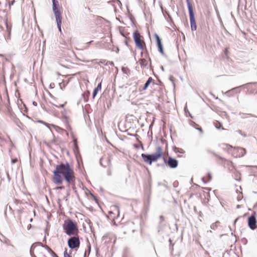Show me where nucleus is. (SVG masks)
Wrapping results in <instances>:
<instances>
[{
  "mask_svg": "<svg viewBox=\"0 0 257 257\" xmlns=\"http://www.w3.org/2000/svg\"><path fill=\"white\" fill-rule=\"evenodd\" d=\"M95 89L98 91L100 90L101 89V83H100L98 84L97 86L95 88Z\"/></svg>",
  "mask_w": 257,
  "mask_h": 257,
  "instance_id": "nucleus-25",
  "label": "nucleus"
},
{
  "mask_svg": "<svg viewBox=\"0 0 257 257\" xmlns=\"http://www.w3.org/2000/svg\"><path fill=\"white\" fill-rule=\"evenodd\" d=\"M219 223L220 222L219 221L216 222L215 223H213L211 225V228L212 229H215V228L217 227V225L219 224Z\"/></svg>",
  "mask_w": 257,
  "mask_h": 257,
  "instance_id": "nucleus-23",
  "label": "nucleus"
},
{
  "mask_svg": "<svg viewBox=\"0 0 257 257\" xmlns=\"http://www.w3.org/2000/svg\"><path fill=\"white\" fill-rule=\"evenodd\" d=\"M233 174H234V178L236 180L238 181L241 180V175L239 171H238L236 169H234V170L233 171Z\"/></svg>",
  "mask_w": 257,
  "mask_h": 257,
  "instance_id": "nucleus-17",
  "label": "nucleus"
},
{
  "mask_svg": "<svg viewBox=\"0 0 257 257\" xmlns=\"http://www.w3.org/2000/svg\"><path fill=\"white\" fill-rule=\"evenodd\" d=\"M73 236L68 240V245L71 249L77 250L80 246V240L78 234Z\"/></svg>",
  "mask_w": 257,
  "mask_h": 257,
  "instance_id": "nucleus-8",
  "label": "nucleus"
},
{
  "mask_svg": "<svg viewBox=\"0 0 257 257\" xmlns=\"http://www.w3.org/2000/svg\"><path fill=\"white\" fill-rule=\"evenodd\" d=\"M63 106H64V104H62L60 105L61 107H63Z\"/></svg>",
  "mask_w": 257,
  "mask_h": 257,
  "instance_id": "nucleus-33",
  "label": "nucleus"
},
{
  "mask_svg": "<svg viewBox=\"0 0 257 257\" xmlns=\"http://www.w3.org/2000/svg\"><path fill=\"white\" fill-rule=\"evenodd\" d=\"M133 37L137 48L142 51L147 50L146 42L144 38L142 36L138 31H135L133 34Z\"/></svg>",
  "mask_w": 257,
  "mask_h": 257,
  "instance_id": "nucleus-5",
  "label": "nucleus"
},
{
  "mask_svg": "<svg viewBox=\"0 0 257 257\" xmlns=\"http://www.w3.org/2000/svg\"><path fill=\"white\" fill-rule=\"evenodd\" d=\"M14 202L17 204H19L20 202V201L18 199H15Z\"/></svg>",
  "mask_w": 257,
  "mask_h": 257,
  "instance_id": "nucleus-26",
  "label": "nucleus"
},
{
  "mask_svg": "<svg viewBox=\"0 0 257 257\" xmlns=\"http://www.w3.org/2000/svg\"><path fill=\"white\" fill-rule=\"evenodd\" d=\"M187 6L189 10L191 30L192 31H195L197 29V25L195 22L192 4L189 2H188Z\"/></svg>",
  "mask_w": 257,
  "mask_h": 257,
  "instance_id": "nucleus-9",
  "label": "nucleus"
},
{
  "mask_svg": "<svg viewBox=\"0 0 257 257\" xmlns=\"http://www.w3.org/2000/svg\"><path fill=\"white\" fill-rule=\"evenodd\" d=\"M108 213L110 217L114 219L119 216V210L116 206H112L110 207V210L108 211Z\"/></svg>",
  "mask_w": 257,
  "mask_h": 257,
  "instance_id": "nucleus-13",
  "label": "nucleus"
},
{
  "mask_svg": "<svg viewBox=\"0 0 257 257\" xmlns=\"http://www.w3.org/2000/svg\"><path fill=\"white\" fill-rule=\"evenodd\" d=\"M249 167H253V168H257V166H249Z\"/></svg>",
  "mask_w": 257,
  "mask_h": 257,
  "instance_id": "nucleus-30",
  "label": "nucleus"
},
{
  "mask_svg": "<svg viewBox=\"0 0 257 257\" xmlns=\"http://www.w3.org/2000/svg\"><path fill=\"white\" fill-rule=\"evenodd\" d=\"M155 37L156 39L157 44V46H158V50H159V52L162 54H164V50H163V45L161 43V39H160L159 36L157 34H156L155 35Z\"/></svg>",
  "mask_w": 257,
  "mask_h": 257,
  "instance_id": "nucleus-14",
  "label": "nucleus"
},
{
  "mask_svg": "<svg viewBox=\"0 0 257 257\" xmlns=\"http://www.w3.org/2000/svg\"><path fill=\"white\" fill-rule=\"evenodd\" d=\"M222 149L226 151H227L228 153L231 154L233 147L228 144H223L222 145Z\"/></svg>",
  "mask_w": 257,
  "mask_h": 257,
  "instance_id": "nucleus-15",
  "label": "nucleus"
},
{
  "mask_svg": "<svg viewBox=\"0 0 257 257\" xmlns=\"http://www.w3.org/2000/svg\"><path fill=\"white\" fill-rule=\"evenodd\" d=\"M53 2V11L54 13L56 20L58 28L60 31H61V25L62 24V16L61 12L58 9V7L59 6V3L56 0H52Z\"/></svg>",
  "mask_w": 257,
  "mask_h": 257,
  "instance_id": "nucleus-6",
  "label": "nucleus"
},
{
  "mask_svg": "<svg viewBox=\"0 0 257 257\" xmlns=\"http://www.w3.org/2000/svg\"><path fill=\"white\" fill-rule=\"evenodd\" d=\"M151 83H153V84H155V80L152 77H149L148 80L145 83V84L143 88V90H145L147 89Z\"/></svg>",
  "mask_w": 257,
  "mask_h": 257,
  "instance_id": "nucleus-18",
  "label": "nucleus"
},
{
  "mask_svg": "<svg viewBox=\"0 0 257 257\" xmlns=\"http://www.w3.org/2000/svg\"><path fill=\"white\" fill-rule=\"evenodd\" d=\"M248 225L252 230H254L256 228V220L255 216L254 215H252L248 218Z\"/></svg>",
  "mask_w": 257,
  "mask_h": 257,
  "instance_id": "nucleus-12",
  "label": "nucleus"
},
{
  "mask_svg": "<svg viewBox=\"0 0 257 257\" xmlns=\"http://www.w3.org/2000/svg\"><path fill=\"white\" fill-rule=\"evenodd\" d=\"M246 154V150L241 147H233L231 155L235 158L243 157Z\"/></svg>",
  "mask_w": 257,
  "mask_h": 257,
  "instance_id": "nucleus-10",
  "label": "nucleus"
},
{
  "mask_svg": "<svg viewBox=\"0 0 257 257\" xmlns=\"http://www.w3.org/2000/svg\"><path fill=\"white\" fill-rule=\"evenodd\" d=\"M7 138H8V142L10 144V147L12 149L14 147V144L13 143V142L12 141L10 137L8 136Z\"/></svg>",
  "mask_w": 257,
  "mask_h": 257,
  "instance_id": "nucleus-22",
  "label": "nucleus"
},
{
  "mask_svg": "<svg viewBox=\"0 0 257 257\" xmlns=\"http://www.w3.org/2000/svg\"><path fill=\"white\" fill-rule=\"evenodd\" d=\"M139 62L142 68L147 67L151 64V60L148 50L141 52V58Z\"/></svg>",
  "mask_w": 257,
  "mask_h": 257,
  "instance_id": "nucleus-7",
  "label": "nucleus"
},
{
  "mask_svg": "<svg viewBox=\"0 0 257 257\" xmlns=\"http://www.w3.org/2000/svg\"><path fill=\"white\" fill-rule=\"evenodd\" d=\"M63 180L66 181L69 186L74 185L75 182L76 178L73 166L68 162L57 165L53 171L52 181L54 183L61 185Z\"/></svg>",
  "mask_w": 257,
  "mask_h": 257,
  "instance_id": "nucleus-1",
  "label": "nucleus"
},
{
  "mask_svg": "<svg viewBox=\"0 0 257 257\" xmlns=\"http://www.w3.org/2000/svg\"><path fill=\"white\" fill-rule=\"evenodd\" d=\"M71 252H68L67 249H65L64 252V257H72L70 255Z\"/></svg>",
  "mask_w": 257,
  "mask_h": 257,
  "instance_id": "nucleus-21",
  "label": "nucleus"
},
{
  "mask_svg": "<svg viewBox=\"0 0 257 257\" xmlns=\"http://www.w3.org/2000/svg\"><path fill=\"white\" fill-rule=\"evenodd\" d=\"M163 151L161 147L158 146L156 148V152L155 153L152 155H146L145 154H142L144 161L150 165H151L153 162H156L160 158L163 156Z\"/></svg>",
  "mask_w": 257,
  "mask_h": 257,
  "instance_id": "nucleus-4",
  "label": "nucleus"
},
{
  "mask_svg": "<svg viewBox=\"0 0 257 257\" xmlns=\"http://www.w3.org/2000/svg\"><path fill=\"white\" fill-rule=\"evenodd\" d=\"M163 160L165 163L167 164L171 168H176L178 166V161L172 157H169L168 159L165 157H163Z\"/></svg>",
  "mask_w": 257,
  "mask_h": 257,
  "instance_id": "nucleus-11",
  "label": "nucleus"
},
{
  "mask_svg": "<svg viewBox=\"0 0 257 257\" xmlns=\"http://www.w3.org/2000/svg\"><path fill=\"white\" fill-rule=\"evenodd\" d=\"M214 125L215 126V127L217 129L221 128L222 130H224V128L222 125V124L218 121L215 120L214 122Z\"/></svg>",
  "mask_w": 257,
  "mask_h": 257,
  "instance_id": "nucleus-19",
  "label": "nucleus"
},
{
  "mask_svg": "<svg viewBox=\"0 0 257 257\" xmlns=\"http://www.w3.org/2000/svg\"><path fill=\"white\" fill-rule=\"evenodd\" d=\"M175 152L176 153H180L181 154H184L185 153V151L183 149L181 148H175Z\"/></svg>",
  "mask_w": 257,
  "mask_h": 257,
  "instance_id": "nucleus-20",
  "label": "nucleus"
},
{
  "mask_svg": "<svg viewBox=\"0 0 257 257\" xmlns=\"http://www.w3.org/2000/svg\"><path fill=\"white\" fill-rule=\"evenodd\" d=\"M64 187L63 186H60V187H58L56 188V189H64Z\"/></svg>",
  "mask_w": 257,
  "mask_h": 257,
  "instance_id": "nucleus-27",
  "label": "nucleus"
},
{
  "mask_svg": "<svg viewBox=\"0 0 257 257\" xmlns=\"http://www.w3.org/2000/svg\"><path fill=\"white\" fill-rule=\"evenodd\" d=\"M4 23H5V25L6 26L7 31L8 32V38H10V35H11V28H12L11 25L9 24L7 20H6L4 21Z\"/></svg>",
  "mask_w": 257,
  "mask_h": 257,
  "instance_id": "nucleus-16",
  "label": "nucleus"
},
{
  "mask_svg": "<svg viewBox=\"0 0 257 257\" xmlns=\"http://www.w3.org/2000/svg\"><path fill=\"white\" fill-rule=\"evenodd\" d=\"M98 93V91L95 88L93 90V94H92V96H93V98H94L95 96L97 95Z\"/></svg>",
  "mask_w": 257,
  "mask_h": 257,
  "instance_id": "nucleus-24",
  "label": "nucleus"
},
{
  "mask_svg": "<svg viewBox=\"0 0 257 257\" xmlns=\"http://www.w3.org/2000/svg\"><path fill=\"white\" fill-rule=\"evenodd\" d=\"M208 177H209V180H210V179H211V176H210V175H209V174L208 175Z\"/></svg>",
  "mask_w": 257,
  "mask_h": 257,
  "instance_id": "nucleus-32",
  "label": "nucleus"
},
{
  "mask_svg": "<svg viewBox=\"0 0 257 257\" xmlns=\"http://www.w3.org/2000/svg\"><path fill=\"white\" fill-rule=\"evenodd\" d=\"M205 189L207 190H210L211 189H209V188H205Z\"/></svg>",
  "mask_w": 257,
  "mask_h": 257,
  "instance_id": "nucleus-31",
  "label": "nucleus"
},
{
  "mask_svg": "<svg viewBox=\"0 0 257 257\" xmlns=\"http://www.w3.org/2000/svg\"><path fill=\"white\" fill-rule=\"evenodd\" d=\"M160 219L161 220L163 221L164 220V217L163 216H160Z\"/></svg>",
  "mask_w": 257,
  "mask_h": 257,
  "instance_id": "nucleus-28",
  "label": "nucleus"
},
{
  "mask_svg": "<svg viewBox=\"0 0 257 257\" xmlns=\"http://www.w3.org/2000/svg\"><path fill=\"white\" fill-rule=\"evenodd\" d=\"M62 227L64 232L68 236L76 235L79 232L77 223L71 219L65 220Z\"/></svg>",
  "mask_w": 257,
  "mask_h": 257,
  "instance_id": "nucleus-3",
  "label": "nucleus"
},
{
  "mask_svg": "<svg viewBox=\"0 0 257 257\" xmlns=\"http://www.w3.org/2000/svg\"><path fill=\"white\" fill-rule=\"evenodd\" d=\"M198 130H199L200 131V132H202V130L201 127L200 128H197Z\"/></svg>",
  "mask_w": 257,
  "mask_h": 257,
  "instance_id": "nucleus-29",
  "label": "nucleus"
},
{
  "mask_svg": "<svg viewBox=\"0 0 257 257\" xmlns=\"http://www.w3.org/2000/svg\"><path fill=\"white\" fill-rule=\"evenodd\" d=\"M30 252L31 254H36L38 257H49V255L56 256V253L48 246H44L41 242L33 243L31 247Z\"/></svg>",
  "mask_w": 257,
  "mask_h": 257,
  "instance_id": "nucleus-2",
  "label": "nucleus"
}]
</instances>
